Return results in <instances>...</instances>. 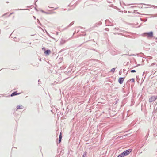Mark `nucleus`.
<instances>
[{"label":"nucleus","mask_w":157,"mask_h":157,"mask_svg":"<svg viewBox=\"0 0 157 157\" xmlns=\"http://www.w3.org/2000/svg\"><path fill=\"white\" fill-rule=\"evenodd\" d=\"M131 151L132 150L131 149H128L125 151L123 153L124 154L125 156L128 155L131 152Z\"/></svg>","instance_id":"nucleus-1"},{"label":"nucleus","mask_w":157,"mask_h":157,"mask_svg":"<svg viewBox=\"0 0 157 157\" xmlns=\"http://www.w3.org/2000/svg\"><path fill=\"white\" fill-rule=\"evenodd\" d=\"M157 98L156 96H153L151 97L149 99V102H152L155 101Z\"/></svg>","instance_id":"nucleus-2"},{"label":"nucleus","mask_w":157,"mask_h":157,"mask_svg":"<svg viewBox=\"0 0 157 157\" xmlns=\"http://www.w3.org/2000/svg\"><path fill=\"white\" fill-rule=\"evenodd\" d=\"M124 79L123 78H120L118 79V82L120 84H122L124 81Z\"/></svg>","instance_id":"nucleus-3"},{"label":"nucleus","mask_w":157,"mask_h":157,"mask_svg":"<svg viewBox=\"0 0 157 157\" xmlns=\"http://www.w3.org/2000/svg\"><path fill=\"white\" fill-rule=\"evenodd\" d=\"M153 37V33L152 32H151L148 33V37H150L151 38Z\"/></svg>","instance_id":"nucleus-4"},{"label":"nucleus","mask_w":157,"mask_h":157,"mask_svg":"<svg viewBox=\"0 0 157 157\" xmlns=\"http://www.w3.org/2000/svg\"><path fill=\"white\" fill-rule=\"evenodd\" d=\"M20 94V93H17L16 92H14L12 93L11 94V96H15V95H17L19 94Z\"/></svg>","instance_id":"nucleus-5"},{"label":"nucleus","mask_w":157,"mask_h":157,"mask_svg":"<svg viewBox=\"0 0 157 157\" xmlns=\"http://www.w3.org/2000/svg\"><path fill=\"white\" fill-rule=\"evenodd\" d=\"M51 53V51L49 50H48L44 52V53L46 55H48Z\"/></svg>","instance_id":"nucleus-6"},{"label":"nucleus","mask_w":157,"mask_h":157,"mask_svg":"<svg viewBox=\"0 0 157 157\" xmlns=\"http://www.w3.org/2000/svg\"><path fill=\"white\" fill-rule=\"evenodd\" d=\"M23 108V106H22V105H18L17 106V109H22Z\"/></svg>","instance_id":"nucleus-7"},{"label":"nucleus","mask_w":157,"mask_h":157,"mask_svg":"<svg viewBox=\"0 0 157 157\" xmlns=\"http://www.w3.org/2000/svg\"><path fill=\"white\" fill-rule=\"evenodd\" d=\"M125 155L123 153H122L121 154H120L117 157H124L125 156Z\"/></svg>","instance_id":"nucleus-8"},{"label":"nucleus","mask_w":157,"mask_h":157,"mask_svg":"<svg viewBox=\"0 0 157 157\" xmlns=\"http://www.w3.org/2000/svg\"><path fill=\"white\" fill-rule=\"evenodd\" d=\"M129 81H131L132 82H135V80L134 78H131L129 79Z\"/></svg>","instance_id":"nucleus-9"},{"label":"nucleus","mask_w":157,"mask_h":157,"mask_svg":"<svg viewBox=\"0 0 157 157\" xmlns=\"http://www.w3.org/2000/svg\"><path fill=\"white\" fill-rule=\"evenodd\" d=\"M115 71V68H112L111 70V71L113 72H114Z\"/></svg>","instance_id":"nucleus-10"},{"label":"nucleus","mask_w":157,"mask_h":157,"mask_svg":"<svg viewBox=\"0 0 157 157\" xmlns=\"http://www.w3.org/2000/svg\"><path fill=\"white\" fill-rule=\"evenodd\" d=\"M62 138V135H61V133L60 132V135H59V139H61Z\"/></svg>","instance_id":"nucleus-11"},{"label":"nucleus","mask_w":157,"mask_h":157,"mask_svg":"<svg viewBox=\"0 0 157 157\" xmlns=\"http://www.w3.org/2000/svg\"><path fill=\"white\" fill-rule=\"evenodd\" d=\"M136 72V71L135 70H132L131 71V72H132V73L135 72Z\"/></svg>","instance_id":"nucleus-12"},{"label":"nucleus","mask_w":157,"mask_h":157,"mask_svg":"<svg viewBox=\"0 0 157 157\" xmlns=\"http://www.w3.org/2000/svg\"><path fill=\"white\" fill-rule=\"evenodd\" d=\"M61 139H59V143H60L61 142Z\"/></svg>","instance_id":"nucleus-13"},{"label":"nucleus","mask_w":157,"mask_h":157,"mask_svg":"<svg viewBox=\"0 0 157 157\" xmlns=\"http://www.w3.org/2000/svg\"><path fill=\"white\" fill-rule=\"evenodd\" d=\"M13 13H11L10 14V15H11V14H13Z\"/></svg>","instance_id":"nucleus-14"},{"label":"nucleus","mask_w":157,"mask_h":157,"mask_svg":"<svg viewBox=\"0 0 157 157\" xmlns=\"http://www.w3.org/2000/svg\"><path fill=\"white\" fill-rule=\"evenodd\" d=\"M49 7H50V8H53V7H50V6H49Z\"/></svg>","instance_id":"nucleus-15"},{"label":"nucleus","mask_w":157,"mask_h":157,"mask_svg":"<svg viewBox=\"0 0 157 157\" xmlns=\"http://www.w3.org/2000/svg\"><path fill=\"white\" fill-rule=\"evenodd\" d=\"M83 157H84V155H83Z\"/></svg>","instance_id":"nucleus-16"}]
</instances>
